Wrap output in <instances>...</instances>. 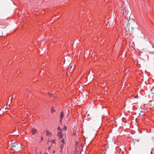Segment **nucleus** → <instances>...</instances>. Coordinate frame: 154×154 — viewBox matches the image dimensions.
<instances>
[{
	"label": "nucleus",
	"instance_id": "f257e3e1",
	"mask_svg": "<svg viewBox=\"0 0 154 154\" xmlns=\"http://www.w3.org/2000/svg\"><path fill=\"white\" fill-rule=\"evenodd\" d=\"M124 15L127 19V22H128V18H129L131 14V10L128 5H127L123 10Z\"/></svg>",
	"mask_w": 154,
	"mask_h": 154
},
{
	"label": "nucleus",
	"instance_id": "f03ea898",
	"mask_svg": "<svg viewBox=\"0 0 154 154\" xmlns=\"http://www.w3.org/2000/svg\"><path fill=\"white\" fill-rule=\"evenodd\" d=\"M62 131H61L57 133V136L60 139L62 138L63 136V135L62 133Z\"/></svg>",
	"mask_w": 154,
	"mask_h": 154
},
{
	"label": "nucleus",
	"instance_id": "7ed1b4c3",
	"mask_svg": "<svg viewBox=\"0 0 154 154\" xmlns=\"http://www.w3.org/2000/svg\"><path fill=\"white\" fill-rule=\"evenodd\" d=\"M64 116V113L63 112H61L60 113V122H61L62 121V119L63 118Z\"/></svg>",
	"mask_w": 154,
	"mask_h": 154
},
{
	"label": "nucleus",
	"instance_id": "20e7f679",
	"mask_svg": "<svg viewBox=\"0 0 154 154\" xmlns=\"http://www.w3.org/2000/svg\"><path fill=\"white\" fill-rule=\"evenodd\" d=\"M46 135L49 137H50L51 135V133L48 130L46 131Z\"/></svg>",
	"mask_w": 154,
	"mask_h": 154
},
{
	"label": "nucleus",
	"instance_id": "39448f33",
	"mask_svg": "<svg viewBox=\"0 0 154 154\" xmlns=\"http://www.w3.org/2000/svg\"><path fill=\"white\" fill-rule=\"evenodd\" d=\"M37 132V130L35 129H33L32 130V134L34 135Z\"/></svg>",
	"mask_w": 154,
	"mask_h": 154
},
{
	"label": "nucleus",
	"instance_id": "423d86ee",
	"mask_svg": "<svg viewBox=\"0 0 154 154\" xmlns=\"http://www.w3.org/2000/svg\"><path fill=\"white\" fill-rule=\"evenodd\" d=\"M64 144H61L60 146V148L61 149V152L62 150L63 149L64 147Z\"/></svg>",
	"mask_w": 154,
	"mask_h": 154
},
{
	"label": "nucleus",
	"instance_id": "0eeeda50",
	"mask_svg": "<svg viewBox=\"0 0 154 154\" xmlns=\"http://www.w3.org/2000/svg\"><path fill=\"white\" fill-rule=\"evenodd\" d=\"M49 141L51 142V144H54L55 143V140H53L50 141H48V142Z\"/></svg>",
	"mask_w": 154,
	"mask_h": 154
},
{
	"label": "nucleus",
	"instance_id": "6e6552de",
	"mask_svg": "<svg viewBox=\"0 0 154 154\" xmlns=\"http://www.w3.org/2000/svg\"><path fill=\"white\" fill-rule=\"evenodd\" d=\"M64 128H62V130H63H63H65L66 131L67 129V127L66 126L64 125Z\"/></svg>",
	"mask_w": 154,
	"mask_h": 154
},
{
	"label": "nucleus",
	"instance_id": "1a4fd4ad",
	"mask_svg": "<svg viewBox=\"0 0 154 154\" xmlns=\"http://www.w3.org/2000/svg\"><path fill=\"white\" fill-rule=\"evenodd\" d=\"M61 142L63 143V144H64L65 143V140L64 139H62L61 140Z\"/></svg>",
	"mask_w": 154,
	"mask_h": 154
},
{
	"label": "nucleus",
	"instance_id": "9d476101",
	"mask_svg": "<svg viewBox=\"0 0 154 154\" xmlns=\"http://www.w3.org/2000/svg\"><path fill=\"white\" fill-rule=\"evenodd\" d=\"M62 129H60V127L59 126L57 128V130H58V131H63V130H62Z\"/></svg>",
	"mask_w": 154,
	"mask_h": 154
},
{
	"label": "nucleus",
	"instance_id": "9b49d317",
	"mask_svg": "<svg viewBox=\"0 0 154 154\" xmlns=\"http://www.w3.org/2000/svg\"><path fill=\"white\" fill-rule=\"evenodd\" d=\"M48 150H50L51 149V146H49L48 148Z\"/></svg>",
	"mask_w": 154,
	"mask_h": 154
},
{
	"label": "nucleus",
	"instance_id": "f8f14e48",
	"mask_svg": "<svg viewBox=\"0 0 154 154\" xmlns=\"http://www.w3.org/2000/svg\"><path fill=\"white\" fill-rule=\"evenodd\" d=\"M60 17V16H59L58 15H57V16H56L55 17H56L57 19H58Z\"/></svg>",
	"mask_w": 154,
	"mask_h": 154
},
{
	"label": "nucleus",
	"instance_id": "ddd939ff",
	"mask_svg": "<svg viewBox=\"0 0 154 154\" xmlns=\"http://www.w3.org/2000/svg\"><path fill=\"white\" fill-rule=\"evenodd\" d=\"M113 25H114V24H113V23H112V24L111 25H110V24H109V26H113Z\"/></svg>",
	"mask_w": 154,
	"mask_h": 154
},
{
	"label": "nucleus",
	"instance_id": "4468645a",
	"mask_svg": "<svg viewBox=\"0 0 154 154\" xmlns=\"http://www.w3.org/2000/svg\"><path fill=\"white\" fill-rule=\"evenodd\" d=\"M138 97L137 96H135L134 97V98H137Z\"/></svg>",
	"mask_w": 154,
	"mask_h": 154
},
{
	"label": "nucleus",
	"instance_id": "2eb2a0df",
	"mask_svg": "<svg viewBox=\"0 0 154 154\" xmlns=\"http://www.w3.org/2000/svg\"><path fill=\"white\" fill-rule=\"evenodd\" d=\"M54 111L53 110V108H52V109H51V112H52L53 113Z\"/></svg>",
	"mask_w": 154,
	"mask_h": 154
},
{
	"label": "nucleus",
	"instance_id": "dca6fc26",
	"mask_svg": "<svg viewBox=\"0 0 154 154\" xmlns=\"http://www.w3.org/2000/svg\"><path fill=\"white\" fill-rule=\"evenodd\" d=\"M55 153V150H54L53 151V153Z\"/></svg>",
	"mask_w": 154,
	"mask_h": 154
},
{
	"label": "nucleus",
	"instance_id": "f3484780",
	"mask_svg": "<svg viewBox=\"0 0 154 154\" xmlns=\"http://www.w3.org/2000/svg\"><path fill=\"white\" fill-rule=\"evenodd\" d=\"M109 23H110V22H109V21H108V22H107V23H108V24H109Z\"/></svg>",
	"mask_w": 154,
	"mask_h": 154
},
{
	"label": "nucleus",
	"instance_id": "a211bd4d",
	"mask_svg": "<svg viewBox=\"0 0 154 154\" xmlns=\"http://www.w3.org/2000/svg\"><path fill=\"white\" fill-rule=\"evenodd\" d=\"M128 24H127V27L128 26Z\"/></svg>",
	"mask_w": 154,
	"mask_h": 154
},
{
	"label": "nucleus",
	"instance_id": "6ab92c4d",
	"mask_svg": "<svg viewBox=\"0 0 154 154\" xmlns=\"http://www.w3.org/2000/svg\"><path fill=\"white\" fill-rule=\"evenodd\" d=\"M151 154H152V151L151 152Z\"/></svg>",
	"mask_w": 154,
	"mask_h": 154
},
{
	"label": "nucleus",
	"instance_id": "aec40b11",
	"mask_svg": "<svg viewBox=\"0 0 154 154\" xmlns=\"http://www.w3.org/2000/svg\"><path fill=\"white\" fill-rule=\"evenodd\" d=\"M40 154H42L41 152H40Z\"/></svg>",
	"mask_w": 154,
	"mask_h": 154
},
{
	"label": "nucleus",
	"instance_id": "412c9836",
	"mask_svg": "<svg viewBox=\"0 0 154 154\" xmlns=\"http://www.w3.org/2000/svg\"><path fill=\"white\" fill-rule=\"evenodd\" d=\"M15 97V96H14V95H13V97Z\"/></svg>",
	"mask_w": 154,
	"mask_h": 154
},
{
	"label": "nucleus",
	"instance_id": "4be33fe9",
	"mask_svg": "<svg viewBox=\"0 0 154 154\" xmlns=\"http://www.w3.org/2000/svg\"><path fill=\"white\" fill-rule=\"evenodd\" d=\"M69 112H68V114H67V115H69Z\"/></svg>",
	"mask_w": 154,
	"mask_h": 154
},
{
	"label": "nucleus",
	"instance_id": "5701e85b",
	"mask_svg": "<svg viewBox=\"0 0 154 154\" xmlns=\"http://www.w3.org/2000/svg\"><path fill=\"white\" fill-rule=\"evenodd\" d=\"M45 154H48V153H45Z\"/></svg>",
	"mask_w": 154,
	"mask_h": 154
},
{
	"label": "nucleus",
	"instance_id": "b1692460",
	"mask_svg": "<svg viewBox=\"0 0 154 154\" xmlns=\"http://www.w3.org/2000/svg\"><path fill=\"white\" fill-rule=\"evenodd\" d=\"M14 147V146H12V147Z\"/></svg>",
	"mask_w": 154,
	"mask_h": 154
},
{
	"label": "nucleus",
	"instance_id": "393cba45",
	"mask_svg": "<svg viewBox=\"0 0 154 154\" xmlns=\"http://www.w3.org/2000/svg\"><path fill=\"white\" fill-rule=\"evenodd\" d=\"M89 116V114H88V116Z\"/></svg>",
	"mask_w": 154,
	"mask_h": 154
}]
</instances>
